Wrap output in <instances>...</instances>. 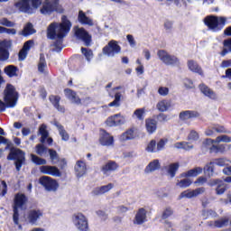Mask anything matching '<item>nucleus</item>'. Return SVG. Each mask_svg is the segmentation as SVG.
<instances>
[{
  "instance_id": "f704fd0d",
  "label": "nucleus",
  "mask_w": 231,
  "mask_h": 231,
  "mask_svg": "<svg viewBox=\"0 0 231 231\" xmlns=\"http://www.w3.org/2000/svg\"><path fill=\"white\" fill-rule=\"evenodd\" d=\"M156 108L158 111H161V113H165V111L171 109V101L167 99L160 100L156 105Z\"/></svg>"
},
{
  "instance_id": "c756f323",
  "label": "nucleus",
  "mask_w": 231,
  "mask_h": 231,
  "mask_svg": "<svg viewBox=\"0 0 231 231\" xmlns=\"http://www.w3.org/2000/svg\"><path fill=\"white\" fill-rule=\"evenodd\" d=\"M113 183H109L105 186L97 187L92 190L93 196H102V194H106V192H109V190L113 189Z\"/></svg>"
},
{
  "instance_id": "39448f33",
  "label": "nucleus",
  "mask_w": 231,
  "mask_h": 231,
  "mask_svg": "<svg viewBox=\"0 0 231 231\" xmlns=\"http://www.w3.org/2000/svg\"><path fill=\"white\" fill-rule=\"evenodd\" d=\"M26 196L24 194H16L14 197V215L13 219L14 225H19V212L26 208Z\"/></svg>"
},
{
  "instance_id": "864d4df0",
  "label": "nucleus",
  "mask_w": 231,
  "mask_h": 231,
  "mask_svg": "<svg viewBox=\"0 0 231 231\" xmlns=\"http://www.w3.org/2000/svg\"><path fill=\"white\" fill-rule=\"evenodd\" d=\"M81 53H82V55H84V57L86 58V60L88 62L91 60V59H93V51L92 50L82 47Z\"/></svg>"
},
{
  "instance_id": "5701e85b",
  "label": "nucleus",
  "mask_w": 231,
  "mask_h": 231,
  "mask_svg": "<svg viewBox=\"0 0 231 231\" xmlns=\"http://www.w3.org/2000/svg\"><path fill=\"white\" fill-rule=\"evenodd\" d=\"M199 113L193 110L181 111L179 115L180 120L182 122H187V120H192V118H198Z\"/></svg>"
},
{
  "instance_id": "2f4dec72",
  "label": "nucleus",
  "mask_w": 231,
  "mask_h": 231,
  "mask_svg": "<svg viewBox=\"0 0 231 231\" xmlns=\"http://www.w3.org/2000/svg\"><path fill=\"white\" fill-rule=\"evenodd\" d=\"M65 95L69 100L72 102V104H77L78 106L80 104V97L77 96V93L71 89H65Z\"/></svg>"
},
{
  "instance_id": "f3484780",
  "label": "nucleus",
  "mask_w": 231,
  "mask_h": 231,
  "mask_svg": "<svg viewBox=\"0 0 231 231\" xmlns=\"http://www.w3.org/2000/svg\"><path fill=\"white\" fill-rule=\"evenodd\" d=\"M204 192H205V188H198L193 190L188 189L180 194L179 199H183V198H187L188 199H190L192 198H198L199 194H203Z\"/></svg>"
},
{
  "instance_id": "ea45409f",
  "label": "nucleus",
  "mask_w": 231,
  "mask_h": 231,
  "mask_svg": "<svg viewBox=\"0 0 231 231\" xmlns=\"http://www.w3.org/2000/svg\"><path fill=\"white\" fill-rule=\"evenodd\" d=\"M132 118L143 122V120L145 118V108H138L134 110V114L132 115Z\"/></svg>"
},
{
  "instance_id": "72a5a7b5",
  "label": "nucleus",
  "mask_w": 231,
  "mask_h": 231,
  "mask_svg": "<svg viewBox=\"0 0 231 231\" xmlns=\"http://www.w3.org/2000/svg\"><path fill=\"white\" fill-rule=\"evenodd\" d=\"M201 172H203V169L200 167H197L180 174V178H194L196 176H199V174H201Z\"/></svg>"
},
{
  "instance_id": "09e8293b",
  "label": "nucleus",
  "mask_w": 231,
  "mask_h": 231,
  "mask_svg": "<svg viewBox=\"0 0 231 231\" xmlns=\"http://www.w3.org/2000/svg\"><path fill=\"white\" fill-rule=\"evenodd\" d=\"M121 98H122V93L116 92L115 94V100L108 104V107H120Z\"/></svg>"
},
{
  "instance_id": "58836bf2",
  "label": "nucleus",
  "mask_w": 231,
  "mask_h": 231,
  "mask_svg": "<svg viewBox=\"0 0 231 231\" xmlns=\"http://www.w3.org/2000/svg\"><path fill=\"white\" fill-rule=\"evenodd\" d=\"M120 142H127V140H134V130L129 129L123 133L119 137Z\"/></svg>"
},
{
  "instance_id": "4c0bfd02",
  "label": "nucleus",
  "mask_w": 231,
  "mask_h": 231,
  "mask_svg": "<svg viewBox=\"0 0 231 231\" xmlns=\"http://www.w3.org/2000/svg\"><path fill=\"white\" fill-rule=\"evenodd\" d=\"M160 167V161L158 159H155L146 166L145 172H154V171H158Z\"/></svg>"
},
{
  "instance_id": "dca6fc26",
  "label": "nucleus",
  "mask_w": 231,
  "mask_h": 231,
  "mask_svg": "<svg viewBox=\"0 0 231 231\" xmlns=\"http://www.w3.org/2000/svg\"><path fill=\"white\" fill-rule=\"evenodd\" d=\"M12 46V42L4 40L0 42V60H8L10 52L9 48Z\"/></svg>"
},
{
  "instance_id": "4468645a",
  "label": "nucleus",
  "mask_w": 231,
  "mask_h": 231,
  "mask_svg": "<svg viewBox=\"0 0 231 231\" xmlns=\"http://www.w3.org/2000/svg\"><path fill=\"white\" fill-rule=\"evenodd\" d=\"M208 185H209V187H216V194L217 196H221L223 195L224 192H226V190H228V189H230V186L228 184H226V182L223 181L222 180L219 179H215V180H211Z\"/></svg>"
},
{
  "instance_id": "c9c22d12",
  "label": "nucleus",
  "mask_w": 231,
  "mask_h": 231,
  "mask_svg": "<svg viewBox=\"0 0 231 231\" xmlns=\"http://www.w3.org/2000/svg\"><path fill=\"white\" fill-rule=\"evenodd\" d=\"M5 73L7 75V77H10V79L14 77H18V71L19 69L14 65H8L4 69Z\"/></svg>"
},
{
  "instance_id": "a19ab883",
  "label": "nucleus",
  "mask_w": 231,
  "mask_h": 231,
  "mask_svg": "<svg viewBox=\"0 0 231 231\" xmlns=\"http://www.w3.org/2000/svg\"><path fill=\"white\" fill-rule=\"evenodd\" d=\"M54 125L57 127L60 135L61 136L62 140L64 142H68L69 140V134H68V132L64 129V126L59 123H55Z\"/></svg>"
},
{
  "instance_id": "9d476101",
  "label": "nucleus",
  "mask_w": 231,
  "mask_h": 231,
  "mask_svg": "<svg viewBox=\"0 0 231 231\" xmlns=\"http://www.w3.org/2000/svg\"><path fill=\"white\" fill-rule=\"evenodd\" d=\"M121 51L122 47H120V45H118V42L115 40L110 41L102 50L103 55L110 58L120 54Z\"/></svg>"
},
{
  "instance_id": "b1692460",
  "label": "nucleus",
  "mask_w": 231,
  "mask_h": 231,
  "mask_svg": "<svg viewBox=\"0 0 231 231\" xmlns=\"http://www.w3.org/2000/svg\"><path fill=\"white\" fill-rule=\"evenodd\" d=\"M199 89L204 97H208V98H210L211 100H216V98H217V95H216V92L208 88V86L205 84H200Z\"/></svg>"
},
{
  "instance_id": "bb28decb",
  "label": "nucleus",
  "mask_w": 231,
  "mask_h": 231,
  "mask_svg": "<svg viewBox=\"0 0 231 231\" xmlns=\"http://www.w3.org/2000/svg\"><path fill=\"white\" fill-rule=\"evenodd\" d=\"M145 129L148 134H153V133H156V129H158V121L152 118H147L145 120Z\"/></svg>"
},
{
  "instance_id": "2eb2a0df",
  "label": "nucleus",
  "mask_w": 231,
  "mask_h": 231,
  "mask_svg": "<svg viewBox=\"0 0 231 231\" xmlns=\"http://www.w3.org/2000/svg\"><path fill=\"white\" fill-rule=\"evenodd\" d=\"M40 171L42 174H47L48 176H54V178H60V176H62L60 170L56 166L43 165L40 167Z\"/></svg>"
},
{
  "instance_id": "052dcab7",
  "label": "nucleus",
  "mask_w": 231,
  "mask_h": 231,
  "mask_svg": "<svg viewBox=\"0 0 231 231\" xmlns=\"http://www.w3.org/2000/svg\"><path fill=\"white\" fill-rule=\"evenodd\" d=\"M203 143L205 147H207V149H209V152H211L212 147H216V144L214 143H216V140L214 139H206Z\"/></svg>"
},
{
  "instance_id": "ddd939ff",
  "label": "nucleus",
  "mask_w": 231,
  "mask_h": 231,
  "mask_svg": "<svg viewBox=\"0 0 231 231\" xmlns=\"http://www.w3.org/2000/svg\"><path fill=\"white\" fill-rule=\"evenodd\" d=\"M127 119H125V116H122V114H115L107 117L106 125L108 127H120V125H125Z\"/></svg>"
},
{
  "instance_id": "c03bdc74",
  "label": "nucleus",
  "mask_w": 231,
  "mask_h": 231,
  "mask_svg": "<svg viewBox=\"0 0 231 231\" xmlns=\"http://www.w3.org/2000/svg\"><path fill=\"white\" fill-rule=\"evenodd\" d=\"M175 149H184V151H190L194 149V145H192L189 142H180L174 144Z\"/></svg>"
},
{
  "instance_id": "393cba45",
  "label": "nucleus",
  "mask_w": 231,
  "mask_h": 231,
  "mask_svg": "<svg viewBox=\"0 0 231 231\" xmlns=\"http://www.w3.org/2000/svg\"><path fill=\"white\" fill-rule=\"evenodd\" d=\"M75 172L78 178H82V176L88 172V166H86V162L78 161L75 165Z\"/></svg>"
},
{
  "instance_id": "37998d69",
  "label": "nucleus",
  "mask_w": 231,
  "mask_h": 231,
  "mask_svg": "<svg viewBox=\"0 0 231 231\" xmlns=\"http://www.w3.org/2000/svg\"><path fill=\"white\" fill-rule=\"evenodd\" d=\"M46 69H48V64L46 63V59L44 58V55L41 54L40 61L38 64V71H40V73H46Z\"/></svg>"
},
{
  "instance_id": "a18cd8bd",
  "label": "nucleus",
  "mask_w": 231,
  "mask_h": 231,
  "mask_svg": "<svg viewBox=\"0 0 231 231\" xmlns=\"http://www.w3.org/2000/svg\"><path fill=\"white\" fill-rule=\"evenodd\" d=\"M50 101L51 104L60 111V113H64V107L59 106V102H60V97L58 96H51L50 97Z\"/></svg>"
},
{
  "instance_id": "4be33fe9",
  "label": "nucleus",
  "mask_w": 231,
  "mask_h": 231,
  "mask_svg": "<svg viewBox=\"0 0 231 231\" xmlns=\"http://www.w3.org/2000/svg\"><path fill=\"white\" fill-rule=\"evenodd\" d=\"M145 221H147V210H145L143 208H141L135 215L134 225H143Z\"/></svg>"
},
{
  "instance_id": "7c9ffc66",
  "label": "nucleus",
  "mask_w": 231,
  "mask_h": 231,
  "mask_svg": "<svg viewBox=\"0 0 231 231\" xmlns=\"http://www.w3.org/2000/svg\"><path fill=\"white\" fill-rule=\"evenodd\" d=\"M188 68L190 71H192V73H198V75L203 77V69H201V66H199V64H198L195 60H189Z\"/></svg>"
},
{
  "instance_id": "0e129e2a",
  "label": "nucleus",
  "mask_w": 231,
  "mask_h": 231,
  "mask_svg": "<svg viewBox=\"0 0 231 231\" xmlns=\"http://www.w3.org/2000/svg\"><path fill=\"white\" fill-rule=\"evenodd\" d=\"M0 24H2V26H7L8 28H13V26H15V23H14V22H10L6 18L1 19Z\"/></svg>"
},
{
  "instance_id": "9b49d317",
  "label": "nucleus",
  "mask_w": 231,
  "mask_h": 231,
  "mask_svg": "<svg viewBox=\"0 0 231 231\" xmlns=\"http://www.w3.org/2000/svg\"><path fill=\"white\" fill-rule=\"evenodd\" d=\"M73 31L78 41H82L85 46H89V44H91V36L89 35V32L84 29V27L75 26Z\"/></svg>"
},
{
  "instance_id": "5fc2aeb1",
  "label": "nucleus",
  "mask_w": 231,
  "mask_h": 231,
  "mask_svg": "<svg viewBox=\"0 0 231 231\" xmlns=\"http://www.w3.org/2000/svg\"><path fill=\"white\" fill-rule=\"evenodd\" d=\"M216 143H230L231 137L226 134L219 135L215 139Z\"/></svg>"
},
{
  "instance_id": "603ef678",
  "label": "nucleus",
  "mask_w": 231,
  "mask_h": 231,
  "mask_svg": "<svg viewBox=\"0 0 231 231\" xmlns=\"http://www.w3.org/2000/svg\"><path fill=\"white\" fill-rule=\"evenodd\" d=\"M214 163L215 162H208V164L205 165L204 167V172L205 174H207L208 176H214Z\"/></svg>"
},
{
  "instance_id": "f257e3e1",
  "label": "nucleus",
  "mask_w": 231,
  "mask_h": 231,
  "mask_svg": "<svg viewBox=\"0 0 231 231\" xmlns=\"http://www.w3.org/2000/svg\"><path fill=\"white\" fill-rule=\"evenodd\" d=\"M71 30V22L63 15L61 17V23H52L49 25L47 29V37L49 39H59V41L55 43V46H60L62 44V39L68 33H69V31Z\"/></svg>"
},
{
  "instance_id": "79ce46f5",
  "label": "nucleus",
  "mask_w": 231,
  "mask_h": 231,
  "mask_svg": "<svg viewBox=\"0 0 231 231\" xmlns=\"http://www.w3.org/2000/svg\"><path fill=\"white\" fill-rule=\"evenodd\" d=\"M35 33V29H33V25L31 23H28L22 31L21 35L23 37H28V35H33Z\"/></svg>"
},
{
  "instance_id": "e433bc0d",
  "label": "nucleus",
  "mask_w": 231,
  "mask_h": 231,
  "mask_svg": "<svg viewBox=\"0 0 231 231\" xmlns=\"http://www.w3.org/2000/svg\"><path fill=\"white\" fill-rule=\"evenodd\" d=\"M178 169H180V163L178 162L171 163L166 166V171L170 178H174V176H176Z\"/></svg>"
},
{
  "instance_id": "f8f14e48",
  "label": "nucleus",
  "mask_w": 231,
  "mask_h": 231,
  "mask_svg": "<svg viewBox=\"0 0 231 231\" xmlns=\"http://www.w3.org/2000/svg\"><path fill=\"white\" fill-rule=\"evenodd\" d=\"M40 183L47 192H55L59 189V182L49 176L40 178Z\"/></svg>"
},
{
  "instance_id": "8fccbe9b",
  "label": "nucleus",
  "mask_w": 231,
  "mask_h": 231,
  "mask_svg": "<svg viewBox=\"0 0 231 231\" xmlns=\"http://www.w3.org/2000/svg\"><path fill=\"white\" fill-rule=\"evenodd\" d=\"M215 165H217L218 167H228L230 165L231 162L230 160L226 158H218L216 159L214 162Z\"/></svg>"
},
{
  "instance_id": "c85d7f7f",
  "label": "nucleus",
  "mask_w": 231,
  "mask_h": 231,
  "mask_svg": "<svg viewBox=\"0 0 231 231\" xmlns=\"http://www.w3.org/2000/svg\"><path fill=\"white\" fill-rule=\"evenodd\" d=\"M32 46H33V41L32 40L27 41L24 43L23 49L19 52V60H24V59H26L28 52L32 49Z\"/></svg>"
},
{
  "instance_id": "774afa93",
  "label": "nucleus",
  "mask_w": 231,
  "mask_h": 231,
  "mask_svg": "<svg viewBox=\"0 0 231 231\" xmlns=\"http://www.w3.org/2000/svg\"><path fill=\"white\" fill-rule=\"evenodd\" d=\"M126 39L131 46V48H134L136 46V40H134V36L132 34H127Z\"/></svg>"
},
{
  "instance_id": "0eeeda50",
  "label": "nucleus",
  "mask_w": 231,
  "mask_h": 231,
  "mask_svg": "<svg viewBox=\"0 0 231 231\" xmlns=\"http://www.w3.org/2000/svg\"><path fill=\"white\" fill-rule=\"evenodd\" d=\"M52 12L62 13V8L59 5V0H45L42 7L41 8V14L48 15Z\"/></svg>"
},
{
  "instance_id": "338daca9",
  "label": "nucleus",
  "mask_w": 231,
  "mask_h": 231,
  "mask_svg": "<svg viewBox=\"0 0 231 231\" xmlns=\"http://www.w3.org/2000/svg\"><path fill=\"white\" fill-rule=\"evenodd\" d=\"M183 84L188 89H193V88H195L194 82L189 79H184Z\"/></svg>"
},
{
  "instance_id": "f03ea898",
  "label": "nucleus",
  "mask_w": 231,
  "mask_h": 231,
  "mask_svg": "<svg viewBox=\"0 0 231 231\" xmlns=\"http://www.w3.org/2000/svg\"><path fill=\"white\" fill-rule=\"evenodd\" d=\"M19 100V94L15 87L8 84L4 91V102L0 100V112L5 111L6 107H15Z\"/></svg>"
},
{
  "instance_id": "6e6552de",
  "label": "nucleus",
  "mask_w": 231,
  "mask_h": 231,
  "mask_svg": "<svg viewBox=\"0 0 231 231\" xmlns=\"http://www.w3.org/2000/svg\"><path fill=\"white\" fill-rule=\"evenodd\" d=\"M72 223L74 226L79 231H88L89 230V224L88 222V217L82 213H77L72 216Z\"/></svg>"
},
{
  "instance_id": "412c9836",
  "label": "nucleus",
  "mask_w": 231,
  "mask_h": 231,
  "mask_svg": "<svg viewBox=\"0 0 231 231\" xmlns=\"http://www.w3.org/2000/svg\"><path fill=\"white\" fill-rule=\"evenodd\" d=\"M39 134H41V140L40 142L42 143H44L47 140V143H49V145H51V143H53V139L51 137H49L50 136V133H48V130H47V126L46 125H42L39 128Z\"/></svg>"
},
{
  "instance_id": "de8ad7c7",
  "label": "nucleus",
  "mask_w": 231,
  "mask_h": 231,
  "mask_svg": "<svg viewBox=\"0 0 231 231\" xmlns=\"http://www.w3.org/2000/svg\"><path fill=\"white\" fill-rule=\"evenodd\" d=\"M190 185H192V180L190 179H183L178 180L176 183V186L180 187V189H187V187H190Z\"/></svg>"
},
{
  "instance_id": "423d86ee",
  "label": "nucleus",
  "mask_w": 231,
  "mask_h": 231,
  "mask_svg": "<svg viewBox=\"0 0 231 231\" xmlns=\"http://www.w3.org/2000/svg\"><path fill=\"white\" fill-rule=\"evenodd\" d=\"M157 56L159 57L161 62L165 64V66H171L172 68L180 66V58L167 52V51H158Z\"/></svg>"
},
{
  "instance_id": "6e6d98bb",
  "label": "nucleus",
  "mask_w": 231,
  "mask_h": 231,
  "mask_svg": "<svg viewBox=\"0 0 231 231\" xmlns=\"http://www.w3.org/2000/svg\"><path fill=\"white\" fill-rule=\"evenodd\" d=\"M31 158L32 163H35V165H46V160L40 158L35 154H31Z\"/></svg>"
},
{
  "instance_id": "1a4fd4ad",
  "label": "nucleus",
  "mask_w": 231,
  "mask_h": 231,
  "mask_svg": "<svg viewBox=\"0 0 231 231\" xmlns=\"http://www.w3.org/2000/svg\"><path fill=\"white\" fill-rule=\"evenodd\" d=\"M7 160H15L16 171H21L23 163H24V153L23 150L19 148H12L10 153L7 156Z\"/></svg>"
},
{
  "instance_id": "aec40b11",
  "label": "nucleus",
  "mask_w": 231,
  "mask_h": 231,
  "mask_svg": "<svg viewBox=\"0 0 231 231\" xmlns=\"http://www.w3.org/2000/svg\"><path fill=\"white\" fill-rule=\"evenodd\" d=\"M115 140L109 133L106 132L105 130L100 131V136H99V143L101 145H105L106 147H109L110 145H113Z\"/></svg>"
},
{
  "instance_id": "69168bd1",
  "label": "nucleus",
  "mask_w": 231,
  "mask_h": 231,
  "mask_svg": "<svg viewBox=\"0 0 231 231\" xmlns=\"http://www.w3.org/2000/svg\"><path fill=\"white\" fill-rule=\"evenodd\" d=\"M169 88L167 87H160L158 88V94L160 95V97H167V95H169Z\"/></svg>"
},
{
  "instance_id": "bf43d9fd",
  "label": "nucleus",
  "mask_w": 231,
  "mask_h": 231,
  "mask_svg": "<svg viewBox=\"0 0 231 231\" xmlns=\"http://www.w3.org/2000/svg\"><path fill=\"white\" fill-rule=\"evenodd\" d=\"M188 140L189 142H198V140H199V134H198V132L191 130L188 136Z\"/></svg>"
},
{
  "instance_id": "3c124183",
  "label": "nucleus",
  "mask_w": 231,
  "mask_h": 231,
  "mask_svg": "<svg viewBox=\"0 0 231 231\" xmlns=\"http://www.w3.org/2000/svg\"><path fill=\"white\" fill-rule=\"evenodd\" d=\"M5 134H6L5 133V130H3V128L0 127V143H5V145H7L5 149H9V147H11L12 145V142L3 137V136H5Z\"/></svg>"
},
{
  "instance_id": "cd10ccee",
  "label": "nucleus",
  "mask_w": 231,
  "mask_h": 231,
  "mask_svg": "<svg viewBox=\"0 0 231 231\" xmlns=\"http://www.w3.org/2000/svg\"><path fill=\"white\" fill-rule=\"evenodd\" d=\"M78 21L79 23H80V24H85L87 26H95V22H93L91 18L88 17V15H86V13H84L83 11L79 12Z\"/></svg>"
},
{
  "instance_id": "6ab92c4d",
  "label": "nucleus",
  "mask_w": 231,
  "mask_h": 231,
  "mask_svg": "<svg viewBox=\"0 0 231 231\" xmlns=\"http://www.w3.org/2000/svg\"><path fill=\"white\" fill-rule=\"evenodd\" d=\"M43 214L41 209H31L27 214V221L31 225H37V220L42 217Z\"/></svg>"
},
{
  "instance_id": "a878e982",
  "label": "nucleus",
  "mask_w": 231,
  "mask_h": 231,
  "mask_svg": "<svg viewBox=\"0 0 231 231\" xmlns=\"http://www.w3.org/2000/svg\"><path fill=\"white\" fill-rule=\"evenodd\" d=\"M118 169V164L115 161H109L102 166L101 171L106 176H109V172H113Z\"/></svg>"
},
{
  "instance_id": "49530a36",
  "label": "nucleus",
  "mask_w": 231,
  "mask_h": 231,
  "mask_svg": "<svg viewBox=\"0 0 231 231\" xmlns=\"http://www.w3.org/2000/svg\"><path fill=\"white\" fill-rule=\"evenodd\" d=\"M227 53H231V38L224 41V49L221 52V56L225 57Z\"/></svg>"
},
{
  "instance_id": "20e7f679",
  "label": "nucleus",
  "mask_w": 231,
  "mask_h": 231,
  "mask_svg": "<svg viewBox=\"0 0 231 231\" xmlns=\"http://www.w3.org/2000/svg\"><path fill=\"white\" fill-rule=\"evenodd\" d=\"M40 5H42V0H20L15 8L23 14H33Z\"/></svg>"
},
{
  "instance_id": "e2e57ef3",
  "label": "nucleus",
  "mask_w": 231,
  "mask_h": 231,
  "mask_svg": "<svg viewBox=\"0 0 231 231\" xmlns=\"http://www.w3.org/2000/svg\"><path fill=\"white\" fill-rule=\"evenodd\" d=\"M167 139H161L158 143H157V152H160V151H163V149H165V145H167Z\"/></svg>"
},
{
  "instance_id": "4d7b16f0",
  "label": "nucleus",
  "mask_w": 231,
  "mask_h": 231,
  "mask_svg": "<svg viewBox=\"0 0 231 231\" xmlns=\"http://www.w3.org/2000/svg\"><path fill=\"white\" fill-rule=\"evenodd\" d=\"M147 152H158L157 147H156V140H152L147 147H146Z\"/></svg>"
},
{
  "instance_id": "473e14b6",
  "label": "nucleus",
  "mask_w": 231,
  "mask_h": 231,
  "mask_svg": "<svg viewBox=\"0 0 231 231\" xmlns=\"http://www.w3.org/2000/svg\"><path fill=\"white\" fill-rule=\"evenodd\" d=\"M231 144H218L211 147V152H215L217 154V152H220L221 154H225L226 151H230Z\"/></svg>"
},
{
  "instance_id": "680f3d73",
  "label": "nucleus",
  "mask_w": 231,
  "mask_h": 231,
  "mask_svg": "<svg viewBox=\"0 0 231 231\" xmlns=\"http://www.w3.org/2000/svg\"><path fill=\"white\" fill-rule=\"evenodd\" d=\"M50 158L52 162V163H57L59 161V155L57 154V152L55 150H49Z\"/></svg>"
},
{
  "instance_id": "7ed1b4c3",
  "label": "nucleus",
  "mask_w": 231,
  "mask_h": 231,
  "mask_svg": "<svg viewBox=\"0 0 231 231\" xmlns=\"http://www.w3.org/2000/svg\"><path fill=\"white\" fill-rule=\"evenodd\" d=\"M205 25L210 30L211 32H221L225 25L226 24V18L223 16H214L208 15L204 18Z\"/></svg>"
},
{
  "instance_id": "a211bd4d",
  "label": "nucleus",
  "mask_w": 231,
  "mask_h": 231,
  "mask_svg": "<svg viewBox=\"0 0 231 231\" xmlns=\"http://www.w3.org/2000/svg\"><path fill=\"white\" fill-rule=\"evenodd\" d=\"M228 225H230V218H228V217H220L208 222V226H211V228H225L228 226Z\"/></svg>"
},
{
  "instance_id": "13d9d810",
  "label": "nucleus",
  "mask_w": 231,
  "mask_h": 231,
  "mask_svg": "<svg viewBox=\"0 0 231 231\" xmlns=\"http://www.w3.org/2000/svg\"><path fill=\"white\" fill-rule=\"evenodd\" d=\"M35 149H36V153L39 156H44V154H46L48 151L46 146H44L43 144H37Z\"/></svg>"
}]
</instances>
